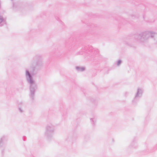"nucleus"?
Wrapping results in <instances>:
<instances>
[{"instance_id":"2","label":"nucleus","mask_w":157,"mask_h":157,"mask_svg":"<svg viewBox=\"0 0 157 157\" xmlns=\"http://www.w3.org/2000/svg\"><path fill=\"white\" fill-rule=\"evenodd\" d=\"M155 34V33L151 31H144L135 35L134 38L139 42L144 43L147 41L150 38H153Z\"/></svg>"},{"instance_id":"9","label":"nucleus","mask_w":157,"mask_h":157,"mask_svg":"<svg viewBox=\"0 0 157 157\" xmlns=\"http://www.w3.org/2000/svg\"><path fill=\"white\" fill-rule=\"evenodd\" d=\"M18 110L19 112L21 113H22L24 112L22 107L20 106V104H18Z\"/></svg>"},{"instance_id":"13","label":"nucleus","mask_w":157,"mask_h":157,"mask_svg":"<svg viewBox=\"0 0 157 157\" xmlns=\"http://www.w3.org/2000/svg\"><path fill=\"white\" fill-rule=\"evenodd\" d=\"M71 137H68V139H67V140H68L70 141H72V140H71Z\"/></svg>"},{"instance_id":"7","label":"nucleus","mask_w":157,"mask_h":157,"mask_svg":"<svg viewBox=\"0 0 157 157\" xmlns=\"http://www.w3.org/2000/svg\"><path fill=\"white\" fill-rule=\"evenodd\" d=\"M90 120L91 124L94 126L95 124V123L96 121V119L94 118H91L90 119Z\"/></svg>"},{"instance_id":"12","label":"nucleus","mask_w":157,"mask_h":157,"mask_svg":"<svg viewBox=\"0 0 157 157\" xmlns=\"http://www.w3.org/2000/svg\"><path fill=\"white\" fill-rule=\"evenodd\" d=\"M127 41H128L127 39V40H125L124 42H125V43L126 44H127L128 45H130V44L129 43H128L127 42Z\"/></svg>"},{"instance_id":"8","label":"nucleus","mask_w":157,"mask_h":157,"mask_svg":"<svg viewBox=\"0 0 157 157\" xmlns=\"http://www.w3.org/2000/svg\"><path fill=\"white\" fill-rule=\"evenodd\" d=\"M131 145L134 148H136L137 146V143L135 142H132L131 144Z\"/></svg>"},{"instance_id":"1","label":"nucleus","mask_w":157,"mask_h":157,"mask_svg":"<svg viewBox=\"0 0 157 157\" xmlns=\"http://www.w3.org/2000/svg\"><path fill=\"white\" fill-rule=\"evenodd\" d=\"M43 65V56L37 54L33 57L30 65V68L32 69L31 73L27 69L25 70L26 79L30 85L29 95L32 101L34 99L35 92L37 89V85L33 78V75L34 72L40 70Z\"/></svg>"},{"instance_id":"4","label":"nucleus","mask_w":157,"mask_h":157,"mask_svg":"<svg viewBox=\"0 0 157 157\" xmlns=\"http://www.w3.org/2000/svg\"><path fill=\"white\" fill-rule=\"evenodd\" d=\"M143 92V90L141 89L138 88L137 89V92L135 96L134 99L132 101V102L133 104H135L136 103L137 99L142 97Z\"/></svg>"},{"instance_id":"6","label":"nucleus","mask_w":157,"mask_h":157,"mask_svg":"<svg viewBox=\"0 0 157 157\" xmlns=\"http://www.w3.org/2000/svg\"><path fill=\"white\" fill-rule=\"evenodd\" d=\"M5 23V21L3 19V17L0 16V26L2 25Z\"/></svg>"},{"instance_id":"11","label":"nucleus","mask_w":157,"mask_h":157,"mask_svg":"<svg viewBox=\"0 0 157 157\" xmlns=\"http://www.w3.org/2000/svg\"><path fill=\"white\" fill-rule=\"evenodd\" d=\"M121 62H122V61H121V60H118V61L117 63V65L118 66H119L120 65L121 63Z\"/></svg>"},{"instance_id":"5","label":"nucleus","mask_w":157,"mask_h":157,"mask_svg":"<svg viewBox=\"0 0 157 157\" xmlns=\"http://www.w3.org/2000/svg\"><path fill=\"white\" fill-rule=\"evenodd\" d=\"M76 69L77 71H82L85 70V67H80L79 66H77L76 67Z\"/></svg>"},{"instance_id":"10","label":"nucleus","mask_w":157,"mask_h":157,"mask_svg":"<svg viewBox=\"0 0 157 157\" xmlns=\"http://www.w3.org/2000/svg\"><path fill=\"white\" fill-rule=\"evenodd\" d=\"M4 138V137H3L2 138H1L0 140V146H2L3 145V138Z\"/></svg>"},{"instance_id":"14","label":"nucleus","mask_w":157,"mask_h":157,"mask_svg":"<svg viewBox=\"0 0 157 157\" xmlns=\"http://www.w3.org/2000/svg\"><path fill=\"white\" fill-rule=\"evenodd\" d=\"M21 104H22V102H21Z\"/></svg>"},{"instance_id":"3","label":"nucleus","mask_w":157,"mask_h":157,"mask_svg":"<svg viewBox=\"0 0 157 157\" xmlns=\"http://www.w3.org/2000/svg\"><path fill=\"white\" fill-rule=\"evenodd\" d=\"M55 130V127L51 123L48 124L45 127L44 136L50 140L53 137Z\"/></svg>"}]
</instances>
